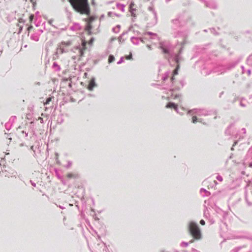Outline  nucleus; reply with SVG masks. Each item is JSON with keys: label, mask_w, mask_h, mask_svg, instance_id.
Returning <instances> with one entry per match:
<instances>
[{"label": "nucleus", "mask_w": 252, "mask_h": 252, "mask_svg": "<svg viewBox=\"0 0 252 252\" xmlns=\"http://www.w3.org/2000/svg\"><path fill=\"white\" fill-rule=\"evenodd\" d=\"M33 28V27L31 25L28 28V31L29 32H30L31 31V29H32Z\"/></svg>", "instance_id": "412c9836"}, {"label": "nucleus", "mask_w": 252, "mask_h": 252, "mask_svg": "<svg viewBox=\"0 0 252 252\" xmlns=\"http://www.w3.org/2000/svg\"><path fill=\"white\" fill-rule=\"evenodd\" d=\"M33 14H32L30 16V17H29V20H30V23H32V20H33Z\"/></svg>", "instance_id": "dca6fc26"}, {"label": "nucleus", "mask_w": 252, "mask_h": 252, "mask_svg": "<svg viewBox=\"0 0 252 252\" xmlns=\"http://www.w3.org/2000/svg\"><path fill=\"white\" fill-rule=\"evenodd\" d=\"M96 18L94 16H90L89 18H85L84 20L86 22V25L85 28L88 34L90 35L92 33V29L93 28V22L95 20Z\"/></svg>", "instance_id": "7ed1b4c3"}, {"label": "nucleus", "mask_w": 252, "mask_h": 252, "mask_svg": "<svg viewBox=\"0 0 252 252\" xmlns=\"http://www.w3.org/2000/svg\"><path fill=\"white\" fill-rule=\"evenodd\" d=\"M200 223L202 225H205V221L203 220H201L200 221Z\"/></svg>", "instance_id": "6ab92c4d"}, {"label": "nucleus", "mask_w": 252, "mask_h": 252, "mask_svg": "<svg viewBox=\"0 0 252 252\" xmlns=\"http://www.w3.org/2000/svg\"><path fill=\"white\" fill-rule=\"evenodd\" d=\"M71 42L70 41H67L66 42H62L60 45V49L63 50L64 49V47L69 46L70 45H71ZM62 52H63V51H62Z\"/></svg>", "instance_id": "0eeeda50"}, {"label": "nucleus", "mask_w": 252, "mask_h": 252, "mask_svg": "<svg viewBox=\"0 0 252 252\" xmlns=\"http://www.w3.org/2000/svg\"><path fill=\"white\" fill-rule=\"evenodd\" d=\"M86 44H87V42L85 40H82V48L79 49V56L80 57H82V56H83L84 51L85 50H86V49L87 48L86 47Z\"/></svg>", "instance_id": "20e7f679"}, {"label": "nucleus", "mask_w": 252, "mask_h": 252, "mask_svg": "<svg viewBox=\"0 0 252 252\" xmlns=\"http://www.w3.org/2000/svg\"><path fill=\"white\" fill-rule=\"evenodd\" d=\"M74 10L81 14L89 15L90 7L88 0H68Z\"/></svg>", "instance_id": "f257e3e1"}, {"label": "nucleus", "mask_w": 252, "mask_h": 252, "mask_svg": "<svg viewBox=\"0 0 252 252\" xmlns=\"http://www.w3.org/2000/svg\"><path fill=\"white\" fill-rule=\"evenodd\" d=\"M179 67H180V66L179 64H178L176 66V68L175 69V70L173 71V76L174 75H176L177 74H178V69H179Z\"/></svg>", "instance_id": "f8f14e48"}, {"label": "nucleus", "mask_w": 252, "mask_h": 252, "mask_svg": "<svg viewBox=\"0 0 252 252\" xmlns=\"http://www.w3.org/2000/svg\"><path fill=\"white\" fill-rule=\"evenodd\" d=\"M237 142L236 141H235V142L234 143L233 145V146H235V145L237 144Z\"/></svg>", "instance_id": "4be33fe9"}, {"label": "nucleus", "mask_w": 252, "mask_h": 252, "mask_svg": "<svg viewBox=\"0 0 252 252\" xmlns=\"http://www.w3.org/2000/svg\"><path fill=\"white\" fill-rule=\"evenodd\" d=\"M166 108H173L175 111L178 110V105L173 102H169L166 105Z\"/></svg>", "instance_id": "39448f33"}, {"label": "nucleus", "mask_w": 252, "mask_h": 252, "mask_svg": "<svg viewBox=\"0 0 252 252\" xmlns=\"http://www.w3.org/2000/svg\"><path fill=\"white\" fill-rule=\"evenodd\" d=\"M52 97H48L46 99V101L45 102H43V104L44 105H47V104H49L50 102L52 100Z\"/></svg>", "instance_id": "9d476101"}, {"label": "nucleus", "mask_w": 252, "mask_h": 252, "mask_svg": "<svg viewBox=\"0 0 252 252\" xmlns=\"http://www.w3.org/2000/svg\"><path fill=\"white\" fill-rule=\"evenodd\" d=\"M136 10V5L134 2H131L130 5H129V11L131 13L132 15H133V12L135 11Z\"/></svg>", "instance_id": "6e6552de"}, {"label": "nucleus", "mask_w": 252, "mask_h": 252, "mask_svg": "<svg viewBox=\"0 0 252 252\" xmlns=\"http://www.w3.org/2000/svg\"><path fill=\"white\" fill-rule=\"evenodd\" d=\"M125 59L127 60H130L132 59V54L130 53L129 55L125 56Z\"/></svg>", "instance_id": "ddd939ff"}, {"label": "nucleus", "mask_w": 252, "mask_h": 252, "mask_svg": "<svg viewBox=\"0 0 252 252\" xmlns=\"http://www.w3.org/2000/svg\"><path fill=\"white\" fill-rule=\"evenodd\" d=\"M94 0H92V4H94Z\"/></svg>", "instance_id": "b1692460"}, {"label": "nucleus", "mask_w": 252, "mask_h": 252, "mask_svg": "<svg viewBox=\"0 0 252 252\" xmlns=\"http://www.w3.org/2000/svg\"><path fill=\"white\" fill-rule=\"evenodd\" d=\"M115 61V57L113 55H110L108 58V63H111Z\"/></svg>", "instance_id": "1a4fd4ad"}, {"label": "nucleus", "mask_w": 252, "mask_h": 252, "mask_svg": "<svg viewBox=\"0 0 252 252\" xmlns=\"http://www.w3.org/2000/svg\"><path fill=\"white\" fill-rule=\"evenodd\" d=\"M189 230L194 239L199 240L201 238V231L195 222L191 221L189 223Z\"/></svg>", "instance_id": "f03ea898"}, {"label": "nucleus", "mask_w": 252, "mask_h": 252, "mask_svg": "<svg viewBox=\"0 0 252 252\" xmlns=\"http://www.w3.org/2000/svg\"><path fill=\"white\" fill-rule=\"evenodd\" d=\"M197 118L196 116H193L192 118V122L193 123H196L197 122Z\"/></svg>", "instance_id": "4468645a"}, {"label": "nucleus", "mask_w": 252, "mask_h": 252, "mask_svg": "<svg viewBox=\"0 0 252 252\" xmlns=\"http://www.w3.org/2000/svg\"><path fill=\"white\" fill-rule=\"evenodd\" d=\"M94 41V39L93 38H92L89 41V44H90V45H92V44H93V42Z\"/></svg>", "instance_id": "a211bd4d"}, {"label": "nucleus", "mask_w": 252, "mask_h": 252, "mask_svg": "<svg viewBox=\"0 0 252 252\" xmlns=\"http://www.w3.org/2000/svg\"><path fill=\"white\" fill-rule=\"evenodd\" d=\"M171 80L172 81H173L174 80V76H172L171 78Z\"/></svg>", "instance_id": "5701e85b"}, {"label": "nucleus", "mask_w": 252, "mask_h": 252, "mask_svg": "<svg viewBox=\"0 0 252 252\" xmlns=\"http://www.w3.org/2000/svg\"><path fill=\"white\" fill-rule=\"evenodd\" d=\"M31 2L32 3L33 7H34L36 6V0H30Z\"/></svg>", "instance_id": "2eb2a0df"}, {"label": "nucleus", "mask_w": 252, "mask_h": 252, "mask_svg": "<svg viewBox=\"0 0 252 252\" xmlns=\"http://www.w3.org/2000/svg\"><path fill=\"white\" fill-rule=\"evenodd\" d=\"M37 120H39L40 123H41V124L43 123V120L42 118L39 117L38 118Z\"/></svg>", "instance_id": "f3484780"}, {"label": "nucleus", "mask_w": 252, "mask_h": 252, "mask_svg": "<svg viewBox=\"0 0 252 252\" xmlns=\"http://www.w3.org/2000/svg\"><path fill=\"white\" fill-rule=\"evenodd\" d=\"M66 177L68 179H76L79 175L77 173H68L66 175Z\"/></svg>", "instance_id": "423d86ee"}, {"label": "nucleus", "mask_w": 252, "mask_h": 252, "mask_svg": "<svg viewBox=\"0 0 252 252\" xmlns=\"http://www.w3.org/2000/svg\"><path fill=\"white\" fill-rule=\"evenodd\" d=\"M95 83L94 80H91L89 83V88L91 89L94 86Z\"/></svg>", "instance_id": "9b49d317"}, {"label": "nucleus", "mask_w": 252, "mask_h": 252, "mask_svg": "<svg viewBox=\"0 0 252 252\" xmlns=\"http://www.w3.org/2000/svg\"><path fill=\"white\" fill-rule=\"evenodd\" d=\"M162 50H163V52L164 53H165V54H166V53H168V50H167L166 49H165V48H163V49H162Z\"/></svg>", "instance_id": "aec40b11"}]
</instances>
